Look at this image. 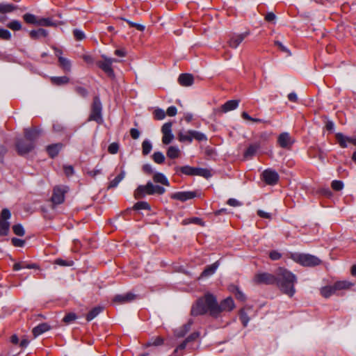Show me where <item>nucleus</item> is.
I'll return each mask as SVG.
<instances>
[{
    "mask_svg": "<svg viewBox=\"0 0 356 356\" xmlns=\"http://www.w3.org/2000/svg\"><path fill=\"white\" fill-rule=\"evenodd\" d=\"M253 280L258 284H277L279 289L289 297H292L296 292L294 284L296 282V277L285 268H280L277 270V276L268 273H257Z\"/></svg>",
    "mask_w": 356,
    "mask_h": 356,
    "instance_id": "nucleus-1",
    "label": "nucleus"
},
{
    "mask_svg": "<svg viewBox=\"0 0 356 356\" xmlns=\"http://www.w3.org/2000/svg\"><path fill=\"white\" fill-rule=\"evenodd\" d=\"M234 307V300L232 298H227L218 305L216 297L207 293L198 299L196 304L193 306L191 315L199 316L209 312L211 316L217 317L222 312H229Z\"/></svg>",
    "mask_w": 356,
    "mask_h": 356,
    "instance_id": "nucleus-2",
    "label": "nucleus"
},
{
    "mask_svg": "<svg viewBox=\"0 0 356 356\" xmlns=\"http://www.w3.org/2000/svg\"><path fill=\"white\" fill-rule=\"evenodd\" d=\"M289 257L302 266L314 267L321 263L319 258L310 254L290 252Z\"/></svg>",
    "mask_w": 356,
    "mask_h": 356,
    "instance_id": "nucleus-3",
    "label": "nucleus"
},
{
    "mask_svg": "<svg viewBox=\"0 0 356 356\" xmlns=\"http://www.w3.org/2000/svg\"><path fill=\"white\" fill-rule=\"evenodd\" d=\"M88 120L95 121L99 124L103 123L102 104L98 96L93 97L91 111Z\"/></svg>",
    "mask_w": 356,
    "mask_h": 356,
    "instance_id": "nucleus-4",
    "label": "nucleus"
},
{
    "mask_svg": "<svg viewBox=\"0 0 356 356\" xmlns=\"http://www.w3.org/2000/svg\"><path fill=\"white\" fill-rule=\"evenodd\" d=\"M178 140L181 143H192L195 139L199 142L207 140V136L195 130H188L186 132L180 131L177 135Z\"/></svg>",
    "mask_w": 356,
    "mask_h": 356,
    "instance_id": "nucleus-5",
    "label": "nucleus"
},
{
    "mask_svg": "<svg viewBox=\"0 0 356 356\" xmlns=\"http://www.w3.org/2000/svg\"><path fill=\"white\" fill-rule=\"evenodd\" d=\"M15 147L18 155L24 156L35 149V144L24 137L16 139Z\"/></svg>",
    "mask_w": 356,
    "mask_h": 356,
    "instance_id": "nucleus-6",
    "label": "nucleus"
},
{
    "mask_svg": "<svg viewBox=\"0 0 356 356\" xmlns=\"http://www.w3.org/2000/svg\"><path fill=\"white\" fill-rule=\"evenodd\" d=\"M24 22L29 24H34L41 26H53L55 24L51 18H40L31 13H26L23 15Z\"/></svg>",
    "mask_w": 356,
    "mask_h": 356,
    "instance_id": "nucleus-7",
    "label": "nucleus"
},
{
    "mask_svg": "<svg viewBox=\"0 0 356 356\" xmlns=\"http://www.w3.org/2000/svg\"><path fill=\"white\" fill-rule=\"evenodd\" d=\"M69 188L67 186L58 185L53 188V193L51 200L54 204H60L65 200V195L68 192Z\"/></svg>",
    "mask_w": 356,
    "mask_h": 356,
    "instance_id": "nucleus-8",
    "label": "nucleus"
},
{
    "mask_svg": "<svg viewBox=\"0 0 356 356\" xmlns=\"http://www.w3.org/2000/svg\"><path fill=\"white\" fill-rule=\"evenodd\" d=\"M103 60H99L96 63L98 67L102 70L109 77L113 78L115 76L114 71L112 67V64L118 60L116 58H108L102 56Z\"/></svg>",
    "mask_w": 356,
    "mask_h": 356,
    "instance_id": "nucleus-9",
    "label": "nucleus"
},
{
    "mask_svg": "<svg viewBox=\"0 0 356 356\" xmlns=\"http://www.w3.org/2000/svg\"><path fill=\"white\" fill-rule=\"evenodd\" d=\"M11 217L8 209H3L0 214V236H7L10 229V222L8 221Z\"/></svg>",
    "mask_w": 356,
    "mask_h": 356,
    "instance_id": "nucleus-10",
    "label": "nucleus"
},
{
    "mask_svg": "<svg viewBox=\"0 0 356 356\" xmlns=\"http://www.w3.org/2000/svg\"><path fill=\"white\" fill-rule=\"evenodd\" d=\"M335 137L339 146L342 148H346L348 147V143L356 145V136L348 137L341 133H337L336 134ZM352 159L353 161L356 162V151L353 152Z\"/></svg>",
    "mask_w": 356,
    "mask_h": 356,
    "instance_id": "nucleus-11",
    "label": "nucleus"
},
{
    "mask_svg": "<svg viewBox=\"0 0 356 356\" xmlns=\"http://www.w3.org/2000/svg\"><path fill=\"white\" fill-rule=\"evenodd\" d=\"M172 123L171 122H168L163 124L161 127V132L163 134L162 143L164 145L170 144L174 139V135L172 133Z\"/></svg>",
    "mask_w": 356,
    "mask_h": 356,
    "instance_id": "nucleus-12",
    "label": "nucleus"
},
{
    "mask_svg": "<svg viewBox=\"0 0 356 356\" xmlns=\"http://www.w3.org/2000/svg\"><path fill=\"white\" fill-rule=\"evenodd\" d=\"M294 143L295 140L288 132H283L278 136L277 143L282 148L291 149Z\"/></svg>",
    "mask_w": 356,
    "mask_h": 356,
    "instance_id": "nucleus-13",
    "label": "nucleus"
},
{
    "mask_svg": "<svg viewBox=\"0 0 356 356\" xmlns=\"http://www.w3.org/2000/svg\"><path fill=\"white\" fill-rule=\"evenodd\" d=\"M239 101L236 99L229 100L226 102L221 106L215 109V113L217 115H222L229 111L236 109L238 106Z\"/></svg>",
    "mask_w": 356,
    "mask_h": 356,
    "instance_id": "nucleus-14",
    "label": "nucleus"
},
{
    "mask_svg": "<svg viewBox=\"0 0 356 356\" xmlns=\"http://www.w3.org/2000/svg\"><path fill=\"white\" fill-rule=\"evenodd\" d=\"M264 181L268 185H275L279 180V175L277 172L271 169L265 170L262 173Z\"/></svg>",
    "mask_w": 356,
    "mask_h": 356,
    "instance_id": "nucleus-15",
    "label": "nucleus"
},
{
    "mask_svg": "<svg viewBox=\"0 0 356 356\" xmlns=\"http://www.w3.org/2000/svg\"><path fill=\"white\" fill-rule=\"evenodd\" d=\"M196 197V192L195 191H179L172 193L170 198L173 200H179L181 202H186Z\"/></svg>",
    "mask_w": 356,
    "mask_h": 356,
    "instance_id": "nucleus-16",
    "label": "nucleus"
},
{
    "mask_svg": "<svg viewBox=\"0 0 356 356\" xmlns=\"http://www.w3.org/2000/svg\"><path fill=\"white\" fill-rule=\"evenodd\" d=\"M41 134V130L33 128H26L24 129V137L29 141L33 142L35 144L37 139Z\"/></svg>",
    "mask_w": 356,
    "mask_h": 356,
    "instance_id": "nucleus-17",
    "label": "nucleus"
},
{
    "mask_svg": "<svg viewBox=\"0 0 356 356\" xmlns=\"http://www.w3.org/2000/svg\"><path fill=\"white\" fill-rule=\"evenodd\" d=\"M149 181L145 185H140L134 191V197L136 200L143 199L146 195H150V189L149 188Z\"/></svg>",
    "mask_w": 356,
    "mask_h": 356,
    "instance_id": "nucleus-18",
    "label": "nucleus"
},
{
    "mask_svg": "<svg viewBox=\"0 0 356 356\" xmlns=\"http://www.w3.org/2000/svg\"><path fill=\"white\" fill-rule=\"evenodd\" d=\"M136 298V295L132 293H127L125 294L116 295L113 301L118 304H124L133 301Z\"/></svg>",
    "mask_w": 356,
    "mask_h": 356,
    "instance_id": "nucleus-19",
    "label": "nucleus"
},
{
    "mask_svg": "<svg viewBox=\"0 0 356 356\" xmlns=\"http://www.w3.org/2000/svg\"><path fill=\"white\" fill-rule=\"evenodd\" d=\"M178 82L182 86H191L193 84L194 77L191 74H181L178 78Z\"/></svg>",
    "mask_w": 356,
    "mask_h": 356,
    "instance_id": "nucleus-20",
    "label": "nucleus"
},
{
    "mask_svg": "<svg viewBox=\"0 0 356 356\" xmlns=\"http://www.w3.org/2000/svg\"><path fill=\"white\" fill-rule=\"evenodd\" d=\"M175 170L177 174L181 172V174L188 176H195L196 168L190 165L177 166L175 168Z\"/></svg>",
    "mask_w": 356,
    "mask_h": 356,
    "instance_id": "nucleus-21",
    "label": "nucleus"
},
{
    "mask_svg": "<svg viewBox=\"0 0 356 356\" xmlns=\"http://www.w3.org/2000/svg\"><path fill=\"white\" fill-rule=\"evenodd\" d=\"M63 147L60 143L52 144L47 147V152L51 158L56 156Z\"/></svg>",
    "mask_w": 356,
    "mask_h": 356,
    "instance_id": "nucleus-22",
    "label": "nucleus"
},
{
    "mask_svg": "<svg viewBox=\"0 0 356 356\" xmlns=\"http://www.w3.org/2000/svg\"><path fill=\"white\" fill-rule=\"evenodd\" d=\"M50 81L54 86H61L67 84L70 82V78L67 76H51Z\"/></svg>",
    "mask_w": 356,
    "mask_h": 356,
    "instance_id": "nucleus-23",
    "label": "nucleus"
},
{
    "mask_svg": "<svg viewBox=\"0 0 356 356\" xmlns=\"http://www.w3.org/2000/svg\"><path fill=\"white\" fill-rule=\"evenodd\" d=\"M51 329V327L49 325H48L46 323H42L35 327L33 330V334L34 337H37L39 335L43 334L44 332L49 330Z\"/></svg>",
    "mask_w": 356,
    "mask_h": 356,
    "instance_id": "nucleus-24",
    "label": "nucleus"
},
{
    "mask_svg": "<svg viewBox=\"0 0 356 356\" xmlns=\"http://www.w3.org/2000/svg\"><path fill=\"white\" fill-rule=\"evenodd\" d=\"M219 266V261H217L213 264L206 266L204 270L201 273L202 277H206L213 275Z\"/></svg>",
    "mask_w": 356,
    "mask_h": 356,
    "instance_id": "nucleus-25",
    "label": "nucleus"
},
{
    "mask_svg": "<svg viewBox=\"0 0 356 356\" xmlns=\"http://www.w3.org/2000/svg\"><path fill=\"white\" fill-rule=\"evenodd\" d=\"M48 35V31L44 29H38L37 30H32L29 33V35L33 40H38L40 38H45Z\"/></svg>",
    "mask_w": 356,
    "mask_h": 356,
    "instance_id": "nucleus-26",
    "label": "nucleus"
},
{
    "mask_svg": "<svg viewBox=\"0 0 356 356\" xmlns=\"http://www.w3.org/2000/svg\"><path fill=\"white\" fill-rule=\"evenodd\" d=\"M153 181L166 186H170V182L167 177L161 172H155L153 175Z\"/></svg>",
    "mask_w": 356,
    "mask_h": 356,
    "instance_id": "nucleus-27",
    "label": "nucleus"
},
{
    "mask_svg": "<svg viewBox=\"0 0 356 356\" xmlns=\"http://www.w3.org/2000/svg\"><path fill=\"white\" fill-rule=\"evenodd\" d=\"M333 285L334 290H336L337 292L338 291L350 289L352 286H353V283L347 280H342L334 282Z\"/></svg>",
    "mask_w": 356,
    "mask_h": 356,
    "instance_id": "nucleus-28",
    "label": "nucleus"
},
{
    "mask_svg": "<svg viewBox=\"0 0 356 356\" xmlns=\"http://www.w3.org/2000/svg\"><path fill=\"white\" fill-rule=\"evenodd\" d=\"M193 324V321L190 320L187 323L184 324L181 327L175 330V335L177 337H183L190 330Z\"/></svg>",
    "mask_w": 356,
    "mask_h": 356,
    "instance_id": "nucleus-29",
    "label": "nucleus"
},
{
    "mask_svg": "<svg viewBox=\"0 0 356 356\" xmlns=\"http://www.w3.org/2000/svg\"><path fill=\"white\" fill-rule=\"evenodd\" d=\"M58 61L59 67L65 72H70L72 69V63L70 60L67 58H60Z\"/></svg>",
    "mask_w": 356,
    "mask_h": 356,
    "instance_id": "nucleus-30",
    "label": "nucleus"
},
{
    "mask_svg": "<svg viewBox=\"0 0 356 356\" xmlns=\"http://www.w3.org/2000/svg\"><path fill=\"white\" fill-rule=\"evenodd\" d=\"M260 149V145L259 143H254L250 144L248 148H246V159L249 157L255 156Z\"/></svg>",
    "mask_w": 356,
    "mask_h": 356,
    "instance_id": "nucleus-31",
    "label": "nucleus"
},
{
    "mask_svg": "<svg viewBox=\"0 0 356 356\" xmlns=\"http://www.w3.org/2000/svg\"><path fill=\"white\" fill-rule=\"evenodd\" d=\"M149 189L151 190L150 195H163V193H165V189L163 186L154 185L150 181H149Z\"/></svg>",
    "mask_w": 356,
    "mask_h": 356,
    "instance_id": "nucleus-32",
    "label": "nucleus"
},
{
    "mask_svg": "<svg viewBox=\"0 0 356 356\" xmlns=\"http://www.w3.org/2000/svg\"><path fill=\"white\" fill-rule=\"evenodd\" d=\"M124 177L125 172L124 170H122L121 172L116 177H115L113 180H111L109 182L107 188L111 189L117 187L119 183L124 178Z\"/></svg>",
    "mask_w": 356,
    "mask_h": 356,
    "instance_id": "nucleus-33",
    "label": "nucleus"
},
{
    "mask_svg": "<svg viewBox=\"0 0 356 356\" xmlns=\"http://www.w3.org/2000/svg\"><path fill=\"white\" fill-rule=\"evenodd\" d=\"M334 293H336V290H334L333 284L325 286L321 289V294L325 298H329Z\"/></svg>",
    "mask_w": 356,
    "mask_h": 356,
    "instance_id": "nucleus-34",
    "label": "nucleus"
},
{
    "mask_svg": "<svg viewBox=\"0 0 356 356\" xmlns=\"http://www.w3.org/2000/svg\"><path fill=\"white\" fill-rule=\"evenodd\" d=\"M103 310L102 307H95L92 308L86 315L87 321H90L95 318L98 314H99Z\"/></svg>",
    "mask_w": 356,
    "mask_h": 356,
    "instance_id": "nucleus-35",
    "label": "nucleus"
},
{
    "mask_svg": "<svg viewBox=\"0 0 356 356\" xmlns=\"http://www.w3.org/2000/svg\"><path fill=\"white\" fill-rule=\"evenodd\" d=\"M167 156L170 159H177L180 156V150L176 146H170L168 147L167 151Z\"/></svg>",
    "mask_w": 356,
    "mask_h": 356,
    "instance_id": "nucleus-36",
    "label": "nucleus"
},
{
    "mask_svg": "<svg viewBox=\"0 0 356 356\" xmlns=\"http://www.w3.org/2000/svg\"><path fill=\"white\" fill-rule=\"evenodd\" d=\"M17 9V6L12 3H0V13H12Z\"/></svg>",
    "mask_w": 356,
    "mask_h": 356,
    "instance_id": "nucleus-37",
    "label": "nucleus"
},
{
    "mask_svg": "<svg viewBox=\"0 0 356 356\" xmlns=\"http://www.w3.org/2000/svg\"><path fill=\"white\" fill-rule=\"evenodd\" d=\"M243 39V34L234 35L229 40V46L232 48H236Z\"/></svg>",
    "mask_w": 356,
    "mask_h": 356,
    "instance_id": "nucleus-38",
    "label": "nucleus"
},
{
    "mask_svg": "<svg viewBox=\"0 0 356 356\" xmlns=\"http://www.w3.org/2000/svg\"><path fill=\"white\" fill-rule=\"evenodd\" d=\"M152 149V145L148 140H145L142 143V153L146 156L149 154Z\"/></svg>",
    "mask_w": 356,
    "mask_h": 356,
    "instance_id": "nucleus-39",
    "label": "nucleus"
},
{
    "mask_svg": "<svg viewBox=\"0 0 356 356\" xmlns=\"http://www.w3.org/2000/svg\"><path fill=\"white\" fill-rule=\"evenodd\" d=\"M134 209L135 210H148V211H149L151 209V207L148 202L140 201V202H136L134 204Z\"/></svg>",
    "mask_w": 356,
    "mask_h": 356,
    "instance_id": "nucleus-40",
    "label": "nucleus"
},
{
    "mask_svg": "<svg viewBox=\"0 0 356 356\" xmlns=\"http://www.w3.org/2000/svg\"><path fill=\"white\" fill-rule=\"evenodd\" d=\"M195 176H200L207 179L211 176V173L208 169L196 168Z\"/></svg>",
    "mask_w": 356,
    "mask_h": 356,
    "instance_id": "nucleus-41",
    "label": "nucleus"
},
{
    "mask_svg": "<svg viewBox=\"0 0 356 356\" xmlns=\"http://www.w3.org/2000/svg\"><path fill=\"white\" fill-rule=\"evenodd\" d=\"M7 27L10 29L17 31L22 29V23L18 20H12L9 23L7 24Z\"/></svg>",
    "mask_w": 356,
    "mask_h": 356,
    "instance_id": "nucleus-42",
    "label": "nucleus"
},
{
    "mask_svg": "<svg viewBox=\"0 0 356 356\" xmlns=\"http://www.w3.org/2000/svg\"><path fill=\"white\" fill-rule=\"evenodd\" d=\"M230 291H232L237 299L243 300V293L236 285H230L229 287Z\"/></svg>",
    "mask_w": 356,
    "mask_h": 356,
    "instance_id": "nucleus-43",
    "label": "nucleus"
},
{
    "mask_svg": "<svg viewBox=\"0 0 356 356\" xmlns=\"http://www.w3.org/2000/svg\"><path fill=\"white\" fill-rule=\"evenodd\" d=\"M152 159L154 161L158 164H161L165 161V156L161 152H156L152 155Z\"/></svg>",
    "mask_w": 356,
    "mask_h": 356,
    "instance_id": "nucleus-44",
    "label": "nucleus"
},
{
    "mask_svg": "<svg viewBox=\"0 0 356 356\" xmlns=\"http://www.w3.org/2000/svg\"><path fill=\"white\" fill-rule=\"evenodd\" d=\"M154 119L157 120H163L165 118V112L161 108H156L153 113Z\"/></svg>",
    "mask_w": 356,
    "mask_h": 356,
    "instance_id": "nucleus-45",
    "label": "nucleus"
},
{
    "mask_svg": "<svg viewBox=\"0 0 356 356\" xmlns=\"http://www.w3.org/2000/svg\"><path fill=\"white\" fill-rule=\"evenodd\" d=\"M54 264L60 266H72L74 264L72 260H65L60 258L55 259Z\"/></svg>",
    "mask_w": 356,
    "mask_h": 356,
    "instance_id": "nucleus-46",
    "label": "nucleus"
},
{
    "mask_svg": "<svg viewBox=\"0 0 356 356\" xmlns=\"http://www.w3.org/2000/svg\"><path fill=\"white\" fill-rule=\"evenodd\" d=\"M13 231L15 234L23 236L25 234L24 229L21 224H17L13 226Z\"/></svg>",
    "mask_w": 356,
    "mask_h": 356,
    "instance_id": "nucleus-47",
    "label": "nucleus"
},
{
    "mask_svg": "<svg viewBox=\"0 0 356 356\" xmlns=\"http://www.w3.org/2000/svg\"><path fill=\"white\" fill-rule=\"evenodd\" d=\"M73 35L76 40L81 41L86 38L84 32L79 29L73 30Z\"/></svg>",
    "mask_w": 356,
    "mask_h": 356,
    "instance_id": "nucleus-48",
    "label": "nucleus"
},
{
    "mask_svg": "<svg viewBox=\"0 0 356 356\" xmlns=\"http://www.w3.org/2000/svg\"><path fill=\"white\" fill-rule=\"evenodd\" d=\"M74 91L81 97H86L88 95V90L82 86H77L74 88Z\"/></svg>",
    "mask_w": 356,
    "mask_h": 356,
    "instance_id": "nucleus-49",
    "label": "nucleus"
},
{
    "mask_svg": "<svg viewBox=\"0 0 356 356\" xmlns=\"http://www.w3.org/2000/svg\"><path fill=\"white\" fill-rule=\"evenodd\" d=\"M11 33L3 28H0V38L3 40H10L11 39Z\"/></svg>",
    "mask_w": 356,
    "mask_h": 356,
    "instance_id": "nucleus-50",
    "label": "nucleus"
},
{
    "mask_svg": "<svg viewBox=\"0 0 356 356\" xmlns=\"http://www.w3.org/2000/svg\"><path fill=\"white\" fill-rule=\"evenodd\" d=\"M331 186L333 190L336 191H339L343 189V183L341 181L334 180L332 181Z\"/></svg>",
    "mask_w": 356,
    "mask_h": 356,
    "instance_id": "nucleus-51",
    "label": "nucleus"
},
{
    "mask_svg": "<svg viewBox=\"0 0 356 356\" xmlns=\"http://www.w3.org/2000/svg\"><path fill=\"white\" fill-rule=\"evenodd\" d=\"M77 318L76 315L74 314V313H68L67 314L63 321V322H65V323H72V321H74V320H76Z\"/></svg>",
    "mask_w": 356,
    "mask_h": 356,
    "instance_id": "nucleus-52",
    "label": "nucleus"
},
{
    "mask_svg": "<svg viewBox=\"0 0 356 356\" xmlns=\"http://www.w3.org/2000/svg\"><path fill=\"white\" fill-rule=\"evenodd\" d=\"M119 150V144L118 143H112L108 147V152L111 154H117Z\"/></svg>",
    "mask_w": 356,
    "mask_h": 356,
    "instance_id": "nucleus-53",
    "label": "nucleus"
},
{
    "mask_svg": "<svg viewBox=\"0 0 356 356\" xmlns=\"http://www.w3.org/2000/svg\"><path fill=\"white\" fill-rule=\"evenodd\" d=\"M269 257L273 261H277L281 259L282 254L277 250H272L269 252Z\"/></svg>",
    "mask_w": 356,
    "mask_h": 356,
    "instance_id": "nucleus-54",
    "label": "nucleus"
},
{
    "mask_svg": "<svg viewBox=\"0 0 356 356\" xmlns=\"http://www.w3.org/2000/svg\"><path fill=\"white\" fill-rule=\"evenodd\" d=\"M11 242L15 247H23L25 244V241L24 240L17 238H13L11 239Z\"/></svg>",
    "mask_w": 356,
    "mask_h": 356,
    "instance_id": "nucleus-55",
    "label": "nucleus"
},
{
    "mask_svg": "<svg viewBox=\"0 0 356 356\" xmlns=\"http://www.w3.org/2000/svg\"><path fill=\"white\" fill-rule=\"evenodd\" d=\"M177 113V108L175 106H171L168 108V109L165 112V114L168 115V116L173 117V116L176 115Z\"/></svg>",
    "mask_w": 356,
    "mask_h": 356,
    "instance_id": "nucleus-56",
    "label": "nucleus"
},
{
    "mask_svg": "<svg viewBox=\"0 0 356 356\" xmlns=\"http://www.w3.org/2000/svg\"><path fill=\"white\" fill-rule=\"evenodd\" d=\"M63 170L67 177L74 174V168L72 165H64Z\"/></svg>",
    "mask_w": 356,
    "mask_h": 356,
    "instance_id": "nucleus-57",
    "label": "nucleus"
},
{
    "mask_svg": "<svg viewBox=\"0 0 356 356\" xmlns=\"http://www.w3.org/2000/svg\"><path fill=\"white\" fill-rule=\"evenodd\" d=\"M163 343V339L161 337H156L154 339H152L151 341H149V346H160Z\"/></svg>",
    "mask_w": 356,
    "mask_h": 356,
    "instance_id": "nucleus-58",
    "label": "nucleus"
},
{
    "mask_svg": "<svg viewBox=\"0 0 356 356\" xmlns=\"http://www.w3.org/2000/svg\"><path fill=\"white\" fill-rule=\"evenodd\" d=\"M7 152L8 149L4 145H0V163H3L4 156Z\"/></svg>",
    "mask_w": 356,
    "mask_h": 356,
    "instance_id": "nucleus-59",
    "label": "nucleus"
},
{
    "mask_svg": "<svg viewBox=\"0 0 356 356\" xmlns=\"http://www.w3.org/2000/svg\"><path fill=\"white\" fill-rule=\"evenodd\" d=\"M125 21L130 25V26L135 27L138 31H143L145 29V26L143 25L136 24L127 19H125Z\"/></svg>",
    "mask_w": 356,
    "mask_h": 356,
    "instance_id": "nucleus-60",
    "label": "nucleus"
},
{
    "mask_svg": "<svg viewBox=\"0 0 356 356\" xmlns=\"http://www.w3.org/2000/svg\"><path fill=\"white\" fill-rule=\"evenodd\" d=\"M130 135L133 139L136 140L139 138V136L140 135V132L137 129L131 128L130 129Z\"/></svg>",
    "mask_w": 356,
    "mask_h": 356,
    "instance_id": "nucleus-61",
    "label": "nucleus"
},
{
    "mask_svg": "<svg viewBox=\"0 0 356 356\" xmlns=\"http://www.w3.org/2000/svg\"><path fill=\"white\" fill-rule=\"evenodd\" d=\"M258 216L261 218H266V219H270L271 218V213L264 211L262 210H258L257 211Z\"/></svg>",
    "mask_w": 356,
    "mask_h": 356,
    "instance_id": "nucleus-62",
    "label": "nucleus"
},
{
    "mask_svg": "<svg viewBox=\"0 0 356 356\" xmlns=\"http://www.w3.org/2000/svg\"><path fill=\"white\" fill-rule=\"evenodd\" d=\"M143 171L145 173L148 174V175L152 174L153 172H154L152 166L150 164H148V163L143 165Z\"/></svg>",
    "mask_w": 356,
    "mask_h": 356,
    "instance_id": "nucleus-63",
    "label": "nucleus"
},
{
    "mask_svg": "<svg viewBox=\"0 0 356 356\" xmlns=\"http://www.w3.org/2000/svg\"><path fill=\"white\" fill-rule=\"evenodd\" d=\"M82 58L88 64H92L95 61L93 57L89 54H83Z\"/></svg>",
    "mask_w": 356,
    "mask_h": 356,
    "instance_id": "nucleus-64",
    "label": "nucleus"
}]
</instances>
